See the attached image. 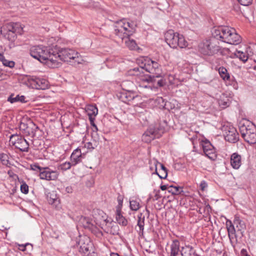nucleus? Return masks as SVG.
I'll return each mask as SVG.
<instances>
[{
  "label": "nucleus",
  "mask_w": 256,
  "mask_h": 256,
  "mask_svg": "<svg viewBox=\"0 0 256 256\" xmlns=\"http://www.w3.org/2000/svg\"><path fill=\"white\" fill-rule=\"evenodd\" d=\"M162 132V130L151 126L142 134V140L145 142H150L154 138H159Z\"/></svg>",
  "instance_id": "2eb2a0df"
},
{
  "label": "nucleus",
  "mask_w": 256,
  "mask_h": 256,
  "mask_svg": "<svg viewBox=\"0 0 256 256\" xmlns=\"http://www.w3.org/2000/svg\"><path fill=\"white\" fill-rule=\"evenodd\" d=\"M56 58L58 63V67L61 66V62L60 60L67 62L80 64L82 61V57L80 54L75 50L71 48H62L57 51H54Z\"/></svg>",
  "instance_id": "20e7f679"
},
{
  "label": "nucleus",
  "mask_w": 256,
  "mask_h": 256,
  "mask_svg": "<svg viewBox=\"0 0 256 256\" xmlns=\"http://www.w3.org/2000/svg\"><path fill=\"white\" fill-rule=\"evenodd\" d=\"M240 4L244 6H248L250 4L252 0H238Z\"/></svg>",
  "instance_id": "a18cd8bd"
},
{
  "label": "nucleus",
  "mask_w": 256,
  "mask_h": 256,
  "mask_svg": "<svg viewBox=\"0 0 256 256\" xmlns=\"http://www.w3.org/2000/svg\"><path fill=\"white\" fill-rule=\"evenodd\" d=\"M10 142L12 145L21 152H28L29 144L24 138L18 135H12L10 138Z\"/></svg>",
  "instance_id": "ddd939ff"
},
{
  "label": "nucleus",
  "mask_w": 256,
  "mask_h": 256,
  "mask_svg": "<svg viewBox=\"0 0 256 256\" xmlns=\"http://www.w3.org/2000/svg\"><path fill=\"white\" fill-rule=\"evenodd\" d=\"M26 98L24 96H20L19 94L15 96L14 94H12L8 97L7 100L11 104L16 102L26 103L28 102Z\"/></svg>",
  "instance_id": "b1692460"
},
{
  "label": "nucleus",
  "mask_w": 256,
  "mask_h": 256,
  "mask_svg": "<svg viewBox=\"0 0 256 256\" xmlns=\"http://www.w3.org/2000/svg\"><path fill=\"white\" fill-rule=\"evenodd\" d=\"M125 90L126 92L121 94L120 96V98L124 102L128 103L136 99H139L140 98V96L134 91L126 88Z\"/></svg>",
  "instance_id": "f3484780"
},
{
  "label": "nucleus",
  "mask_w": 256,
  "mask_h": 256,
  "mask_svg": "<svg viewBox=\"0 0 256 256\" xmlns=\"http://www.w3.org/2000/svg\"><path fill=\"white\" fill-rule=\"evenodd\" d=\"M181 188L179 186H169L168 188V192L172 193V194H180L182 190H180Z\"/></svg>",
  "instance_id": "4c0bfd02"
},
{
  "label": "nucleus",
  "mask_w": 256,
  "mask_h": 256,
  "mask_svg": "<svg viewBox=\"0 0 256 256\" xmlns=\"http://www.w3.org/2000/svg\"><path fill=\"white\" fill-rule=\"evenodd\" d=\"M96 110H97V112H98V108L96 109Z\"/></svg>",
  "instance_id": "774afa93"
},
{
  "label": "nucleus",
  "mask_w": 256,
  "mask_h": 256,
  "mask_svg": "<svg viewBox=\"0 0 256 256\" xmlns=\"http://www.w3.org/2000/svg\"><path fill=\"white\" fill-rule=\"evenodd\" d=\"M48 201L50 204L53 205L56 208H58L60 200L54 192H50L48 194Z\"/></svg>",
  "instance_id": "393cba45"
},
{
  "label": "nucleus",
  "mask_w": 256,
  "mask_h": 256,
  "mask_svg": "<svg viewBox=\"0 0 256 256\" xmlns=\"http://www.w3.org/2000/svg\"><path fill=\"white\" fill-rule=\"evenodd\" d=\"M198 48L200 52L204 55L212 56L222 52L218 40L213 36L210 38L200 42Z\"/></svg>",
  "instance_id": "0eeeda50"
},
{
  "label": "nucleus",
  "mask_w": 256,
  "mask_h": 256,
  "mask_svg": "<svg viewBox=\"0 0 256 256\" xmlns=\"http://www.w3.org/2000/svg\"><path fill=\"white\" fill-rule=\"evenodd\" d=\"M207 186H208L207 183L204 180H202L201 182V183L200 184V189L202 190H204Z\"/></svg>",
  "instance_id": "49530a36"
},
{
  "label": "nucleus",
  "mask_w": 256,
  "mask_h": 256,
  "mask_svg": "<svg viewBox=\"0 0 256 256\" xmlns=\"http://www.w3.org/2000/svg\"><path fill=\"white\" fill-rule=\"evenodd\" d=\"M234 10L238 13H242V10L238 4L235 5L234 7Z\"/></svg>",
  "instance_id": "603ef678"
},
{
  "label": "nucleus",
  "mask_w": 256,
  "mask_h": 256,
  "mask_svg": "<svg viewBox=\"0 0 256 256\" xmlns=\"http://www.w3.org/2000/svg\"><path fill=\"white\" fill-rule=\"evenodd\" d=\"M70 192V190H68V192Z\"/></svg>",
  "instance_id": "e2e57ef3"
},
{
  "label": "nucleus",
  "mask_w": 256,
  "mask_h": 256,
  "mask_svg": "<svg viewBox=\"0 0 256 256\" xmlns=\"http://www.w3.org/2000/svg\"><path fill=\"white\" fill-rule=\"evenodd\" d=\"M234 225L237 232H240L241 234H242L246 228V226L244 222L240 220H235L234 221Z\"/></svg>",
  "instance_id": "cd10ccee"
},
{
  "label": "nucleus",
  "mask_w": 256,
  "mask_h": 256,
  "mask_svg": "<svg viewBox=\"0 0 256 256\" xmlns=\"http://www.w3.org/2000/svg\"><path fill=\"white\" fill-rule=\"evenodd\" d=\"M78 244L80 253L86 254V256H96L94 248L89 238L86 236H80Z\"/></svg>",
  "instance_id": "9d476101"
},
{
  "label": "nucleus",
  "mask_w": 256,
  "mask_h": 256,
  "mask_svg": "<svg viewBox=\"0 0 256 256\" xmlns=\"http://www.w3.org/2000/svg\"><path fill=\"white\" fill-rule=\"evenodd\" d=\"M30 56L41 62H46L52 68H58V63L56 58L54 50L43 46H32L30 49Z\"/></svg>",
  "instance_id": "f03ea898"
},
{
  "label": "nucleus",
  "mask_w": 256,
  "mask_h": 256,
  "mask_svg": "<svg viewBox=\"0 0 256 256\" xmlns=\"http://www.w3.org/2000/svg\"><path fill=\"white\" fill-rule=\"evenodd\" d=\"M236 57L243 62H246L248 59V56L246 52L242 51H237L235 54Z\"/></svg>",
  "instance_id": "e433bc0d"
},
{
  "label": "nucleus",
  "mask_w": 256,
  "mask_h": 256,
  "mask_svg": "<svg viewBox=\"0 0 256 256\" xmlns=\"http://www.w3.org/2000/svg\"><path fill=\"white\" fill-rule=\"evenodd\" d=\"M0 60L2 62L4 66L12 68L14 66V62L12 60H8L5 58L2 54H0Z\"/></svg>",
  "instance_id": "72a5a7b5"
},
{
  "label": "nucleus",
  "mask_w": 256,
  "mask_h": 256,
  "mask_svg": "<svg viewBox=\"0 0 256 256\" xmlns=\"http://www.w3.org/2000/svg\"><path fill=\"white\" fill-rule=\"evenodd\" d=\"M118 204H120V205L122 204L123 198H122V196H118Z\"/></svg>",
  "instance_id": "6e6d98bb"
},
{
  "label": "nucleus",
  "mask_w": 256,
  "mask_h": 256,
  "mask_svg": "<svg viewBox=\"0 0 256 256\" xmlns=\"http://www.w3.org/2000/svg\"><path fill=\"white\" fill-rule=\"evenodd\" d=\"M226 227L228 232V236L230 241L235 238H236V232H237L234 223L232 224L230 220H227L226 222Z\"/></svg>",
  "instance_id": "412c9836"
},
{
  "label": "nucleus",
  "mask_w": 256,
  "mask_h": 256,
  "mask_svg": "<svg viewBox=\"0 0 256 256\" xmlns=\"http://www.w3.org/2000/svg\"><path fill=\"white\" fill-rule=\"evenodd\" d=\"M150 168L151 170H152V166H150Z\"/></svg>",
  "instance_id": "69168bd1"
},
{
  "label": "nucleus",
  "mask_w": 256,
  "mask_h": 256,
  "mask_svg": "<svg viewBox=\"0 0 256 256\" xmlns=\"http://www.w3.org/2000/svg\"><path fill=\"white\" fill-rule=\"evenodd\" d=\"M4 28L7 30L4 34V36L10 42H13L17 38V34H22L23 32V28L19 23L11 22L4 26Z\"/></svg>",
  "instance_id": "1a4fd4ad"
},
{
  "label": "nucleus",
  "mask_w": 256,
  "mask_h": 256,
  "mask_svg": "<svg viewBox=\"0 0 256 256\" xmlns=\"http://www.w3.org/2000/svg\"><path fill=\"white\" fill-rule=\"evenodd\" d=\"M180 252L182 256H196L194 250L189 245L182 246Z\"/></svg>",
  "instance_id": "a878e982"
},
{
  "label": "nucleus",
  "mask_w": 256,
  "mask_h": 256,
  "mask_svg": "<svg viewBox=\"0 0 256 256\" xmlns=\"http://www.w3.org/2000/svg\"><path fill=\"white\" fill-rule=\"evenodd\" d=\"M127 84L133 86V84L130 81H124L122 82V86L124 88H125Z\"/></svg>",
  "instance_id": "3c124183"
},
{
  "label": "nucleus",
  "mask_w": 256,
  "mask_h": 256,
  "mask_svg": "<svg viewBox=\"0 0 256 256\" xmlns=\"http://www.w3.org/2000/svg\"><path fill=\"white\" fill-rule=\"evenodd\" d=\"M180 252V242L178 240H174L170 245V256H178Z\"/></svg>",
  "instance_id": "5701e85b"
},
{
  "label": "nucleus",
  "mask_w": 256,
  "mask_h": 256,
  "mask_svg": "<svg viewBox=\"0 0 256 256\" xmlns=\"http://www.w3.org/2000/svg\"><path fill=\"white\" fill-rule=\"evenodd\" d=\"M92 220L84 218L83 219L84 226L90 230L92 232H94L96 226L92 223Z\"/></svg>",
  "instance_id": "c756f323"
},
{
  "label": "nucleus",
  "mask_w": 256,
  "mask_h": 256,
  "mask_svg": "<svg viewBox=\"0 0 256 256\" xmlns=\"http://www.w3.org/2000/svg\"><path fill=\"white\" fill-rule=\"evenodd\" d=\"M106 214L102 210H97V224L98 223L102 229H104V227L110 222Z\"/></svg>",
  "instance_id": "a211bd4d"
},
{
  "label": "nucleus",
  "mask_w": 256,
  "mask_h": 256,
  "mask_svg": "<svg viewBox=\"0 0 256 256\" xmlns=\"http://www.w3.org/2000/svg\"><path fill=\"white\" fill-rule=\"evenodd\" d=\"M212 36L218 40L231 44H238L241 42V37L234 28L228 26L214 28L212 32Z\"/></svg>",
  "instance_id": "7ed1b4c3"
},
{
  "label": "nucleus",
  "mask_w": 256,
  "mask_h": 256,
  "mask_svg": "<svg viewBox=\"0 0 256 256\" xmlns=\"http://www.w3.org/2000/svg\"><path fill=\"white\" fill-rule=\"evenodd\" d=\"M168 185H162L160 186V189L162 190H167L168 191Z\"/></svg>",
  "instance_id": "4d7b16f0"
},
{
  "label": "nucleus",
  "mask_w": 256,
  "mask_h": 256,
  "mask_svg": "<svg viewBox=\"0 0 256 256\" xmlns=\"http://www.w3.org/2000/svg\"><path fill=\"white\" fill-rule=\"evenodd\" d=\"M239 129L246 142L250 144L256 143V128L254 124L248 120H244L239 123Z\"/></svg>",
  "instance_id": "39448f33"
},
{
  "label": "nucleus",
  "mask_w": 256,
  "mask_h": 256,
  "mask_svg": "<svg viewBox=\"0 0 256 256\" xmlns=\"http://www.w3.org/2000/svg\"><path fill=\"white\" fill-rule=\"evenodd\" d=\"M110 256H120L118 254L116 253H111L110 254Z\"/></svg>",
  "instance_id": "13d9d810"
},
{
  "label": "nucleus",
  "mask_w": 256,
  "mask_h": 256,
  "mask_svg": "<svg viewBox=\"0 0 256 256\" xmlns=\"http://www.w3.org/2000/svg\"><path fill=\"white\" fill-rule=\"evenodd\" d=\"M154 197L156 200H157L160 198V196L158 194H156L154 196Z\"/></svg>",
  "instance_id": "bf43d9fd"
},
{
  "label": "nucleus",
  "mask_w": 256,
  "mask_h": 256,
  "mask_svg": "<svg viewBox=\"0 0 256 256\" xmlns=\"http://www.w3.org/2000/svg\"><path fill=\"white\" fill-rule=\"evenodd\" d=\"M130 208L132 210L136 211L140 208V202L138 200H130Z\"/></svg>",
  "instance_id": "c9c22d12"
},
{
  "label": "nucleus",
  "mask_w": 256,
  "mask_h": 256,
  "mask_svg": "<svg viewBox=\"0 0 256 256\" xmlns=\"http://www.w3.org/2000/svg\"><path fill=\"white\" fill-rule=\"evenodd\" d=\"M20 190L24 194H27L28 192V186L24 182H22L20 186Z\"/></svg>",
  "instance_id": "79ce46f5"
},
{
  "label": "nucleus",
  "mask_w": 256,
  "mask_h": 256,
  "mask_svg": "<svg viewBox=\"0 0 256 256\" xmlns=\"http://www.w3.org/2000/svg\"><path fill=\"white\" fill-rule=\"evenodd\" d=\"M158 84L160 86H164L165 84V80L161 78L160 80H158L157 82Z\"/></svg>",
  "instance_id": "8fccbe9b"
},
{
  "label": "nucleus",
  "mask_w": 256,
  "mask_h": 256,
  "mask_svg": "<svg viewBox=\"0 0 256 256\" xmlns=\"http://www.w3.org/2000/svg\"><path fill=\"white\" fill-rule=\"evenodd\" d=\"M137 62L140 67L130 69L128 74L136 76L138 82H154L155 78L162 76V69L156 62L142 57L138 59Z\"/></svg>",
  "instance_id": "f257e3e1"
},
{
  "label": "nucleus",
  "mask_w": 256,
  "mask_h": 256,
  "mask_svg": "<svg viewBox=\"0 0 256 256\" xmlns=\"http://www.w3.org/2000/svg\"><path fill=\"white\" fill-rule=\"evenodd\" d=\"M224 138L226 140L235 143L238 140V134L233 126H226L224 128Z\"/></svg>",
  "instance_id": "dca6fc26"
},
{
  "label": "nucleus",
  "mask_w": 256,
  "mask_h": 256,
  "mask_svg": "<svg viewBox=\"0 0 256 256\" xmlns=\"http://www.w3.org/2000/svg\"><path fill=\"white\" fill-rule=\"evenodd\" d=\"M82 158V154L80 148H77L74 150L70 156V160L72 164L74 166L80 163Z\"/></svg>",
  "instance_id": "6ab92c4d"
},
{
  "label": "nucleus",
  "mask_w": 256,
  "mask_h": 256,
  "mask_svg": "<svg viewBox=\"0 0 256 256\" xmlns=\"http://www.w3.org/2000/svg\"><path fill=\"white\" fill-rule=\"evenodd\" d=\"M114 32L116 36L124 40L135 32V24L130 23L126 19H122L115 22Z\"/></svg>",
  "instance_id": "423d86ee"
},
{
  "label": "nucleus",
  "mask_w": 256,
  "mask_h": 256,
  "mask_svg": "<svg viewBox=\"0 0 256 256\" xmlns=\"http://www.w3.org/2000/svg\"><path fill=\"white\" fill-rule=\"evenodd\" d=\"M230 164L234 169H238L241 166V156L238 153H234L230 157Z\"/></svg>",
  "instance_id": "4be33fe9"
},
{
  "label": "nucleus",
  "mask_w": 256,
  "mask_h": 256,
  "mask_svg": "<svg viewBox=\"0 0 256 256\" xmlns=\"http://www.w3.org/2000/svg\"><path fill=\"white\" fill-rule=\"evenodd\" d=\"M59 176V172L56 170H52L48 167H43L39 174L40 179L46 180H56Z\"/></svg>",
  "instance_id": "4468645a"
},
{
  "label": "nucleus",
  "mask_w": 256,
  "mask_h": 256,
  "mask_svg": "<svg viewBox=\"0 0 256 256\" xmlns=\"http://www.w3.org/2000/svg\"><path fill=\"white\" fill-rule=\"evenodd\" d=\"M70 192V190H68V192Z\"/></svg>",
  "instance_id": "0e129e2a"
},
{
  "label": "nucleus",
  "mask_w": 256,
  "mask_h": 256,
  "mask_svg": "<svg viewBox=\"0 0 256 256\" xmlns=\"http://www.w3.org/2000/svg\"><path fill=\"white\" fill-rule=\"evenodd\" d=\"M21 132L26 136L34 137L38 127L30 120L24 118L19 126Z\"/></svg>",
  "instance_id": "9b49d317"
},
{
  "label": "nucleus",
  "mask_w": 256,
  "mask_h": 256,
  "mask_svg": "<svg viewBox=\"0 0 256 256\" xmlns=\"http://www.w3.org/2000/svg\"><path fill=\"white\" fill-rule=\"evenodd\" d=\"M122 204L120 205V204H118V206H116V214H118L122 212Z\"/></svg>",
  "instance_id": "de8ad7c7"
},
{
  "label": "nucleus",
  "mask_w": 256,
  "mask_h": 256,
  "mask_svg": "<svg viewBox=\"0 0 256 256\" xmlns=\"http://www.w3.org/2000/svg\"><path fill=\"white\" fill-rule=\"evenodd\" d=\"M96 109V106L89 105L86 106V112L88 116L91 125L96 129V124L94 123L95 116H96L94 111Z\"/></svg>",
  "instance_id": "aec40b11"
},
{
  "label": "nucleus",
  "mask_w": 256,
  "mask_h": 256,
  "mask_svg": "<svg viewBox=\"0 0 256 256\" xmlns=\"http://www.w3.org/2000/svg\"><path fill=\"white\" fill-rule=\"evenodd\" d=\"M204 153L208 158L211 160H214L216 157L214 148L204 152Z\"/></svg>",
  "instance_id": "58836bf2"
},
{
  "label": "nucleus",
  "mask_w": 256,
  "mask_h": 256,
  "mask_svg": "<svg viewBox=\"0 0 256 256\" xmlns=\"http://www.w3.org/2000/svg\"><path fill=\"white\" fill-rule=\"evenodd\" d=\"M140 86H143V87H144V88H147V87H148V86H147L146 85L142 86V84H140Z\"/></svg>",
  "instance_id": "052dcab7"
},
{
  "label": "nucleus",
  "mask_w": 256,
  "mask_h": 256,
  "mask_svg": "<svg viewBox=\"0 0 256 256\" xmlns=\"http://www.w3.org/2000/svg\"><path fill=\"white\" fill-rule=\"evenodd\" d=\"M6 74L0 69V80L6 79Z\"/></svg>",
  "instance_id": "09e8293b"
},
{
  "label": "nucleus",
  "mask_w": 256,
  "mask_h": 256,
  "mask_svg": "<svg viewBox=\"0 0 256 256\" xmlns=\"http://www.w3.org/2000/svg\"><path fill=\"white\" fill-rule=\"evenodd\" d=\"M116 219L118 223L122 226H126L128 224L127 219L123 216L122 213L116 214Z\"/></svg>",
  "instance_id": "2f4dec72"
},
{
  "label": "nucleus",
  "mask_w": 256,
  "mask_h": 256,
  "mask_svg": "<svg viewBox=\"0 0 256 256\" xmlns=\"http://www.w3.org/2000/svg\"><path fill=\"white\" fill-rule=\"evenodd\" d=\"M116 228H118V226H115Z\"/></svg>",
  "instance_id": "338daca9"
},
{
  "label": "nucleus",
  "mask_w": 256,
  "mask_h": 256,
  "mask_svg": "<svg viewBox=\"0 0 256 256\" xmlns=\"http://www.w3.org/2000/svg\"><path fill=\"white\" fill-rule=\"evenodd\" d=\"M73 166H74L72 164L71 162H66L59 164L58 166V170H60L62 171H66L70 170L71 167Z\"/></svg>",
  "instance_id": "f704fd0d"
},
{
  "label": "nucleus",
  "mask_w": 256,
  "mask_h": 256,
  "mask_svg": "<svg viewBox=\"0 0 256 256\" xmlns=\"http://www.w3.org/2000/svg\"><path fill=\"white\" fill-rule=\"evenodd\" d=\"M150 164L153 163L154 166V170H155V173L161 179H164L166 178L168 176V172L167 171H164L160 172V174H159L157 172V168H156V164L158 163V162L156 160H152L150 161Z\"/></svg>",
  "instance_id": "473e14b6"
},
{
  "label": "nucleus",
  "mask_w": 256,
  "mask_h": 256,
  "mask_svg": "<svg viewBox=\"0 0 256 256\" xmlns=\"http://www.w3.org/2000/svg\"><path fill=\"white\" fill-rule=\"evenodd\" d=\"M124 43L126 46L131 50H136L137 48V44L135 40L130 39L129 36L124 38Z\"/></svg>",
  "instance_id": "c85d7f7f"
},
{
  "label": "nucleus",
  "mask_w": 256,
  "mask_h": 256,
  "mask_svg": "<svg viewBox=\"0 0 256 256\" xmlns=\"http://www.w3.org/2000/svg\"><path fill=\"white\" fill-rule=\"evenodd\" d=\"M158 164H159L160 166V168H161V171H162V172L167 171V170H166V168L164 167V166L162 164H160V163L158 162V163L156 164V166Z\"/></svg>",
  "instance_id": "864d4df0"
},
{
  "label": "nucleus",
  "mask_w": 256,
  "mask_h": 256,
  "mask_svg": "<svg viewBox=\"0 0 256 256\" xmlns=\"http://www.w3.org/2000/svg\"><path fill=\"white\" fill-rule=\"evenodd\" d=\"M164 38L168 44L173 48L179 47L181 48H186L188 43L184 36L172 30H169L164 34Z\"/></svg>",
  "instance_id": "6e6552de"
},
{
  "label": "nucleus",
  "mask_w": 256,
  "mask_h": 256,
  "mask_svg": "<svg viewBox=\"0 0 256 256\" xmlns=\"http://www.w3.org/2000/svg\"><path fill=\"white\" fill-rule=\"evenodd\" d=\"M26 84L28 86L38 90H45L48 86V82L46 79L34 76L28 77Z\"/></svg>",
  "instance_id": "f8f14e48"
},
{
  "label": "nucleus",
  "mask_w": 256,
  "mask_h": 256,
  "mask_svg": "<svg viewBox=\"0 0 256 256\" xmlns=\"http://www.w3.org/2000/svg\"><path fill=\"white\" fill-rule=\"evenodd\" d=\"M146 212H147L148 213H149V211H148V210L147 209H146Z\"/></svg>",
  "instance_id": "680f3d73"
},
{
  "label": "nucleus",
  "mask_w": 256,
  "mask_h": 256,
  "mask_svg": "<svg viewBox=\"0 0 256 256\" xmlns=\"http://www.w3.org/2000/svg\"><path fill=\"white\" fill-rule=\"evenodd\" d=\"M202 148L204 152L214 148L208 141L202 142Z\"/></svg>",
  "instance_id": "a19ab883"
},
{
  "label": "nucleus",
  "mask_w": 256,
  "mask_h": 256,
  "mask_svg": "<svg viewBox=\"0 0 256 256\" xmlns=\"http://www.w3.org/2000/svg\"><path fill=\"white\" fill-rule=\"evenodd\" d=\"M240 256H250L247 254V252H246V250L242 249L241 250Z\"/></svg>",
  "instance_id": "5fc2aeb1"
},
{
  "label": "nucleus",
  "mask_w": 256,
  "mask_h": 256,
  "mask_svg": "<svg viewBox=\"0 0 256 256\" xmlns=\"http://www.w3.org/2000/svg\"><path fill=\"white\" fill-rule=\"evenodd\" d=\"M30 166L31 170H34V171L38 172L39 173L40 172L41 169H42V167L40 166H38V164H31Z\"/></svg>",
  "instance_id": "c03bdc74"
},
{
  "label": "nucleus",
  "mask_w": 256,
  "mask_h": 256,
  "mask_svg": "<svg viewBox=\"0 0 256 256\" xmlns=\"http://www.w3.org/2000/svg\"><path fill=\"white\" fill-rule=\"evenodd\" d=\"M218 73L220 76V77L224 80H229L230 79V76L227 70L223 67L221 66L219 68L218 70Z\"/></svg>",
  "instance_id": "7c9ffc66"
},
{
  "label": "nucleus",
  "mask_w": 256,
  "mask_h": 256,
  "mask_svg": "<svg viewBox=\"0 0 256 256\" xmlns=\"http://www.w3.org/2000/svg\"><path fill=\"white\" fill-rule=\"evenodd\" d=\"M145 218L142 214H140L138 216V220L137 226L138 228H136L137 232H138L140 235H142L144 233V226Z\"/></svg>",
  "instance_id": "bb28decb"
},
{
  "label": "nucleus",
  "mask_w": 256,
  "mask_h": 256,
  "mask_svg": "<svg viewBox=\"0 0 256 256\" xmlns=\"http://www.w3.org/2000/svg\"><path fill=\"white\" fill-rule=\"evenodd\" d=\"M230 104V101L227 100L226 101H224V100H220L219 102L220 106H222V108H226L229 106Z\"/></svg>",
  "instance_id": "37998d69"
},
{
  "label": "nucleus",
  "mask_w": 256,
  "mask_h": 256,
  "mask_svg": "<svg viewBox=\"0 0 256 256\" xmlns=\"http://www.w3.org/2000/svg\"><path fill=\"white\" fill-rule=\"evenodd\" d=\"M96 142L94 140H92V142H86L84 144V147L86 148L88 151L91 152L94 149L96 146Z\"/></svg>",
  "instance_id": "ea45409f"
}]
</instances>
